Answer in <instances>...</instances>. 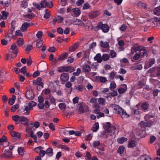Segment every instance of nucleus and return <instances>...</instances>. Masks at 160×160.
<instances>
[{"label":"nucleus","mask_w":160,"mask_h":160,"mask_svg":"<svg viewBox=\"0 0 160 160\" xmlns=\"http://www.w3.org/2000/svg\"><path fill=\"white\" fill-rule=\"evenodd\" d=\"M103 128L104 130L101 132L99 135V137L102 138H105L109 136L112 135L114 134L116 129V126H111V123L109 122L104 123Z\"/></svg>","instance_id":"obj_1"},{"label":"nucleus","mask_w":160,"mask_h":160,"mask_svg":"<svg viewBox=\"0 0 160 160\" xmlns=\"http://www.w3.org/2000/svg\"><path fill=\"white\" fill-rule=\"evenodd\" d=\"M114 112L116 113H118L123 118H127L129 116L126 111L122 108L119 105H114L112 106Z\"/></svg>","instance_id":"obj_2"},{"label":"nucleus","mask_w":160,"mask_h":160,"mask_svg":"<svg viewBox=\"0 0 160 160\" xmlns=\"http://www.w3.org/2000/svg\"><path fill=\"white\" fill-rule=\"evenodd\" d=\"M12 118L16 124H18L21 122H24L26 124L28 122V119L23 116H20L18 115H15L12 116Z\"/></svg>","instance_id":"obj_3"},{"label":"nucleus","mask_w":160,"mask_h":160,"mask_svg":"<svg viewBox=\"0 0 160 160\" xmlns=\"http://www.w3.org/2000/svg\"><path fill=\"white\" fill-rule=\"evenodd\" d=\"M98 27L104 32H108L109 30V28L108 25L106 24H103L101 22L98 23Z\"/></svg>","instance_id":"obj_4"},{"label":"nucleus","mask_w":160,"mask_h":160,"mask_svg":"<svg viewBox=\"0 0 160 160\" xmlns=\"http://www.w3.org/2000/svg\"><path fill=\"white\" fill-rule=\"evenodd\" d=\"M73 68L69 66L61 67L58 68L57 71L59 72H72L74 71Z\"/></svg>","instance_id":"obj_5"},{"label":"nucleus","mask_w":160,"mask_h":160,"mask_svg":"<svg viewBox=\"0 0 160 160\" xmlns=\"http://www.w3.org/2000/svg\"><path fill=\"white\" fill-rule=\"evenodd\" d=\"M26 97L28 100H31L34 98V95L32 90L28 91L26 93Z\"/></svg>","instance_id":"obj_6"},{"label":"nucleus","mask_w":160,"mask_h":160,"mask_svg":"<svg viewBox=\"0 0 160 160\" xmlns=\"http://www.w3.org/2000/svg\"><path fill=\"white\" fill-rule=\"evenodd\" d=\"M153 123V122L151 121H149L147 122L141 121L140 123V126L142 127H150Z\"/></svg>","instance_id":"obj_7"},{"label":"nucleus","mask_w":160,"mask_h":160,"mask_svg":"<svg viewBox=\"0 0 160 160\" xmlns=\"http://www.w3.org/2000/svg\"><path fill=\"white\" fill-rule=\"evenodd\" d=\"M127 89V86L125 84H123L121 85L118 89V91L119 94L124 93Z\"/></svg>","instance_id":"obj_8"},{"label":"nucleus","mask_w":160,"mask_h":160,"mask_svg":"<svg viewBox=\"0 0 160 160\" xmlns=\"http://www.w3.org/2000/svg\"><path fill=\"white\" fill-rule=\"evenodd\" d=\"M18 48L17 45L15 44L12 45L10 48L9 52L14 54H17L18 52Z\"/></svg>","instance_id":"obj_9"},{"label":"nucleus","mask_w":160,"mask_h":160,"mask_svg":"<svg viewBox=\"0 0 160 160\" xmlns=\"http://www.w3.org/2000/svg\"><path fill=\"white\" fill-rule=\"evenodd\" d=\"M30 26V23L27 22H24L20 28V30L22 32H26L28 28Z\"/></svg>","instance_id":"obj_10"},{"label":"nucleus","mask_w":160,"mask_h":160,"mask_svg":"<svg viewBox=\"0 0 160 160\" xmlns=\"http://www.w3.org/2000/svg\"><path fill=\"white\" fill-rule=\"evenodd\" d=\"M100 13L98 11H95L91 12L89 15L90 18H97L99 15Z\"/></svg>","instance_id":"obj_11"},{"label":"nucleus","mask_w":160,"mask_h":160,"mask_svg":"<svg viewBox=\"0 0 160 160\" xmlns=\"http://www.w3.org/2000/svg\"><path fill=\"white\" fill-rule=\"evenodd\" d=\"M79 46V44L78 42L75 43L70 47L69 51L71 52L74 51L78 48Z\"/></svg>","instance_id":"obj_12"},{"label":"nucleus","mask_w":160,"mask_h":160,"mask_svg":"<svg viewBox=\"0 0 160 160\" xmlns=\"http://www.w3.org/2000/svg\"><path fill=\"white\" fill-rule=\"evenodd\" d=\"M155 60L154 59H152L150 60L149 63L148 62L145 63L144 66V68L145 69H147L148 68L152 66L155 62Z\"/></svg>","instance_id":"obj_13"},{"label":"nucleus","mask_w":160,"mask_h":160,"mask_svg":"<svg viewBox=\"0 0 160 160\" xmlns=\"http://www.w3.org/2000/svg\"><path fill=\"white\" fill-rule=\"evenodd\" d=\"M42 81V78L40 77H38L37 78L36 80H34L33 81V83L34 85H38L41 86H43V84Z\"/></svg>","instance_id":"obj_14"},{"label":"nucleus","mask_w":160,"mask_h":160,"mask_svg":"<svg viewBox=\"0 0 160 160\" xmlns=\"http://www.w3.org/2000/svg\"><path fill=\"white\" fill-rule=\"evenodd\" d=\"M94 59L98 63H101L102 61V58L101 57V54L99 53L97 54L94 57Z\"/></svg>","instance_id":"obj_15"},{"label":"nucleus","mask_w":160,"mask_h":160,"mask_svg":"<svg viewBox=\"0 0 160 160\" xmlns=\"http://www.w3.org/2000/svg\"><path fill=\"white\" fill-rule=\"evenodd\" d=\"M72 23L73 24L81 26H84V23L82 22V21L77 19H75L73 21Z\"/></svg>","instance_id":"obj_16"},{"label":"nucleus","mask_w":160,"mask_h":160,"mask_svg":"<svg viewBox=\"0 0 160 160\" xmlns=\"http://www.w3.org/2000/svg\"><path fill=\"white\" fill-rule=\"evenodd\" d=\"M10 133L12 137H16L19 138L21 137L20 133L18 132H16L13 130L10 131Z\"/></svg>","instance_id":"obj_17"},{"label":"nucleus","mask_w":160,"mask_h":160,"mask_svg":"<svg viewBox=\"0 0 160 160\" xmlns=\"http://www.w3.org/2000/svg\"><path fill=\"white\" fill-rule=\"evenodd\" d=\"M60 78L62 81H66L69 78L68 75L67 73H62L61 75Z\"/></svg>","instance_id":"obj_18"},{"label":"nucleus","mask_w":160,"mask_h":160,"mask_svg":"<svg viewBox=\"0 0 160 160\" xmlns=\"http://www.w3.org/2000/svg\"><path fill=\"white\" fill-rule=\"evenodd\" d=\"M137 145V142L135 140H132L130 141L129 142L128 147L132 148L135 147Z\"/></svg>","instance_id":"obj_19"},{"label":"nucleus","mask_w":160,"mask_h":160,"mask_svg":"<svg viewBox=\"0 0 160 160\" xmlns=\"http://www.w3.org/2000/svg\"><path fill=\"white\" fill-rule=\"evenodd\" d=\"M93 108L94 109V113L96 114H99L100 110L99 109V106L98 103H96L94 104L93 106Z\"/></svg>","instance_id":"obj_20"},{"label":"nucleus","mask_w":160,"mask_h":160,"mask_svg":"<svg viewBox=\"0 0 160 160\" xmlns=\"http://www.w3.org/2000/svg\"><path fill=\"white\" fill-rule=\"evenodd\" d=\"M2 14V16L0 15V18L1 19L3 20L6 19L7 18V17L8 15V12H6L4 11H2L1 12Z\"/></svg>","instance_id":"obj_21"},{"label":"nucleus","mask_w":160,"mask_h":160,"mask_svg":"<svg viewBox=\"0 0 160 160\" xmlns=\"http://www.w3.org/2000/svg\"><path fill=\"white\" fill-rule=\"evenodd\" d=\"M12 156V152L10 151L5 150L3 153V157L9 158Z\"/></svg>","instance_id":"obj_22"},{"label":"nucleus","mask_w":160,"mask_h":160,"mask_svg":"<svg viewBox=\"0 0 160 160\" xmlns=\"http://www.w3.org/2000/svg\"><path fill=\"white\" fill-rule=\"evenodd\" d=\"M83 69L85 72H88L91 70L90 66L87 64H84L83 66Z\"/></svg>","instance_id":"obj_23"},{"label":"nucleus","mask_w":160,"mask_h":160,"mask_svg":"<svg viewBox=\"0 0 160 160\" xmlns=\"http://www.w3.org/2000/svg\"><path fill=\"white\" fill-rule=\"evenodd\" d=\"M31 108H30V107H29L27 106H25L24 107V109L23 111V114L24 115H28L29 113L30 110L31 109Z\"/></svg>","instance_id":"obj_24"},{"label":"nucleus","mask_w":160,"mask_h":160,"mask_svg":"<svg viewBox=\"0 0 160 160\" xmlns=\"http://www.w3.org/2000/svg\"><path fill=\"white\" fill-rule=\"evenodd\" d=\"M73 12L76 17H78L81 13V11L78 8H76L73 9Z\"/></svg>","instance_id":"obj_25"},{"label":"nucleus","mask_w":160,"mask_h":160,"mask_svg":"<svg viewBox=\"0 0 160 160\" xmlns=\"http://www.w3.org/2000/svg\"><path fill=\"white\" fill-rule=\"evenodd\" d=\"M16 98V97L14 95H13L11 98L9 100L8 103L11 105H12L15 102V100Z\"/></svg>","instance_id":"obj_26"},{"label":"nucleus","mask_w":160,"mask_h":160,"mask_svg":"<svg viewBox=\"0 0 160 160\" xmlns=\"http://www.w3.org/2000/svg\"><path fill=\"white\" fill-rule=\"evenodd\" d=\"M45 12V13L44 15V18L46 19L49 18L50 16V11L48 9H46Z\"/></svg>","instance_id":"obj_27"},{"label":"nucleus","mask_w":160,"mask_h":160,"mask_svg":"<svg viewBox=\"0 0 160 160\" xmlns=\"http://www.w3.org/2000/svg\"><path fill=\"white\" fill-rule=\"evenodd\" d=\"M139 48L138 46L136 45H133L132 48L131 49V52L132 54H133L139 50Z\"/></svg>","instance_id":"obj_28"},{"label":"nucleus","mask_w":160,"mask_h":160,"mask_svg":"<svg viewBox=\"0 0 160 160\" xmlns=\"http://www.w3.org/2000/svg\"><path fill=\"white\" fill-rule=\"evenodd\" d=\"M139 159L140 160H151V158L146 155L141 156L139 158Z\"/></svg>","instance_id":"obj_29"},{"label":"nucleus","mask_w":160,"mask_h":160,"mask_svg":"<svg viewBox=\"0 0 160 160\" xmlns=\"http://www.w3.org/2000/svg\"><path fill=\"white\" fill-rule=\"evenodd\" d=\"M46 154L49 157H51L53 154L52 149L51 148H48L46 151Z\"/></svg>","instance_id":"obj_30"},{"label":"nucleus","mask_w":160,"mask_h":160,"mask_svg":"<svg viewBox=\"0 0 160 160\" xmlns=\"http://www.w3.org/2000/svg\"><path fill=\"white\" fill-rule=\"evenodd\" d=\"M128 139L124 137H121L118 139L117 141L118 143L122 144L124 142L127 141Z\"/></svg>","instance_id":"obj_31"},{"label":"nucleus","mask_w":160,"mask_h":160,"mask_svg":"<svg viewBox=\"0 0 160 160\" xmlns=\"http://www.w3.org/2000/svg\"><path fill=\"white\" fill-rule=\"evenodd\" d=\"M99 124L98 122H96L93 125L92 128V130L93 132L97 131L99 129Z\"/></svg>","instance_id":"obj_32"},{"label":"nucleus","mask_w":160,"mask_h":160,"mask_svg":"<svg viewBox=\"0 0 160 160\" xmlns=\"http://www.w3.org/2000/svg\"><path fill=\"white\" fill-rule=\"evenodd\" d=\"M36 46L37 48H40L42 45V41L41 39H38L36 40Z\"/></svg>","instance_id":"obj_33"},{"label":"nucleus","mask_w":160,"mask_h":160,"mask_svg":"<svg viewBox=\"0 0 160 160\" xmlns=\"http://www.w3.org/2000/svg\"><path fill=\"white\" fill-rule=\"evenodd\" d=\"M24 40L22 38H19L17 41L18 46H22L23 44Z\"/></svg>","instance_id":"obj_34"},{"label":"nucleus","mask_w":160,"mask_h":160,"mask_svg":"<svg viewBox=\"0 0 160 160\" xmlns=\"http://www.w3.org/2000/svg\"><path fill=\"white\" fill-rule=\"evenodd\" d=\"M58 107L61 110L64 111L66 109V105L64 103H61L59 104Z\"/></svg>","instance_id":"obj_35"},{"label":"nucleus","mask_w":160,"mask_h":160,"mask_svg":"<svg viewBox=\"0 0 160 160\" xmlns=\"http://www.w3.org/2000/svg\"><path fill=\"white\" fill-rule=\"evenodd\" d=\"M47 2L45 0H42L40 3L41 8H45L47 7Z\"/></svg>","instance_id":"obj_36"},{"label":"nucleus","mask_w":160,"mask_h":160,"mask_svg":"<svg viewBox=\"0 0 160 160\" xmlns=\"http://www.w3.org/2000/svg\"><path fill=\"white\" fill-rule=\"evenodd\" d=\"M28 2L27 1H23L21 2V6L22 8H25L28 7Z\"/></svg>","instance_id":"obj_37"},{"label":"nucleus","mask_w":160,"mask_h":160,"mask_svg":"<svg viewBox=\"0 0 160 160\" xmlns=\"http://www.w3.org/2000/svg\"><path fill=\"white\" fill-rule=\"evenodd\" d=\"M148 106L149 105L148 103L146 102H144L142 105V108L143 110H145L148 109Z\"/></svg>","instance_id":"obj_38"},{"label":"nucleus","mask_w":160,"mask_h":160,"mask_svg":"<svg viewBox=\"0 0 160 160\" xmlns=\"http://www.w3.org/2000/svg\"><path fill=\"white\" fill-rule=\"evenodd\" d=\"M137 5L140 8L145 7V4L140 1H137L136 2Z\"/></svg>","instance_id":"obj_39"},{"label":"nucleus","mask_w":160,"mask_h":160,"mask_svg":"<svg viewBox=\"0 0 160 160\" xmlns=\"http://www.w3.org/2000/svg\"><path fill=\"white\" fill-rule=\"evenodd\" d=\"M153 23L155 25H158L160 24V19L158 18H155L153 20Z\"/></svg>","instance_id":"obj_40"},{"label":"nucleus","mask_w":160,"mask_h":160,"mask_svg":"<svg viewBox=\"0 0 160 160\" xmlns=\"http://www.w3.org/2000/svg\"><path fill=\"white\" fill-rule=\"evenodd\" d=\"M116 87V84L114 82L111 83L109 88L111 90L113 91Z\"/></svg>","instance_id":"obj_41"},{"label":"nucleus","mask_w":160,"mask_h":160,"mask_svg":"<svg viewBox=\"0 0 160 160\" xmlns=\"http://www.w3.org/2000/svg\"><path fill=\"white\" fill-rule=\"evenodd\" d=\"M43 35V32L41 31H38L36 34L37 37L39 39H41Z\"/></svg>","instance_id":"obj_42"},{"label":"nucleus","mask_w":160,"mask_h":160,"mask_svg":"<svg viewBox=\"0 0 160 160\" xmlns=\"http://www.w3.org/2000/svg\"><path fill=\"white\" fill-rule=\"evenodd\" d=\"M101 46L103 48H107L108 46V43L107 42H103L102 41H101L100 42Z\"/></svg>","instance_id":"obj_43"},{"label":"nucleus","mask_w":160,"mask_h":160,"mask_svg":"<svg viewBox=\"0 0 160 160\" xmlns=\"http://www.w3.org/2000/svg\"><path fill=\"white\" fill-rule=\"evenodd\" d=\"M18 151L19 154L20 155H22L23 154L24 149L22 147H19Z\"/></svg>","instance_id":"obj_44"},{"label":"nucleus","mask_w":160,"mask_h":160,"mask_svg":"<svg viewBox=\"0 0 160 160\" xmlns=\"http://www.w3.org/2000/svg\"><path fill=\"white\" fill-rule=\"evenodd\" d=\"M140 56H145L147 54V51L146 50L144 49H142L140 50Z\"/></svg>","instance_id":"obj_45"},{"label":"nucleus","mask_w":160,"mask_h":160,"mask_svg":"<svg viewBox=\"0 0 160 160\" xmlns=\"http://www.w3.org/2000/svg\"><path fill=\"white\" fill-rule=\"evenodd\" d=\"M79 110L80 113H83L84 112L83 103L79 105Z\"/></svg>","instance_id":"obj_46"},{"label":"nucleus","mask_w":160,"mask_h":160,"mask_svg":"<svg viewBox=\"0 0 160 160\" xmlns=\"http://www.w3.org/2000/svg\"><path fill=\"white\" fill-rule=\"evenodd\" d=\"M125 150L124 148L122 146H120L119 147L118 152L120 154H122L123 152Z\"/></svg>","instance_id":"obj_47"},{"label":"nucleus","mask_w":160,"mask_h":160,"mask_svg":"<svg viewBox=\"0 0 160 160\" xmlns=\"http://www.w3.org/2000/svg\"><path fill=\"white\" fill-rule=\"evenodd\" d=\"M35 16L34 14H28L24 16V17L26 19L28 18L30 19H32Z\"/></svg>","instance_id":"obj_48"},{"label":"nucleus","mask_w":160,"mask_h":160,"mask_svg":"<svg viewBox=\"0 0 160 160\" xmlns=\"http://www.w3.org/2000/svg\"><path fill=\"white\" fill-rule=\"evenodd\" d=\"M43 149V147L41 146H39L36 147L34 149V150L35 152L37 153H40V151H41V150Z\"/></svg>","instance_id":"obj_49"},{"label":"nucleus","mask_w":160,"mask_h":160,"mask_svg":"<svg viewBox=\"0 0 160 160\" xmlns=\"http://www.w3.org/2000/svg\"><path fill=\"white\" fill-rule=\"evenodd\" d=\"M109 58V56L107 54H104L102 57V59H103L104 61H107Z\"/></svg>","instance_id":"obj_50"},{"label":"nucleus","mask_w":160,"mask_h":160,"mask_svg":"<svg viewBox=\"0 0 160 160\" xmlns=\"http://www.w3.org/2000/svg\"><path fill=\"white\" fill-rule=\"evenodd\" d=\"M20 30H17L15 32V35L17 36H23V34L22 32Z\"/></svg>","instance_id":"obj_51"},{"label":"nucleus","mask_w":160,"mask_h":160,"mask_svg":"<svg viewBox=\"0 0 160 160\" xmlns=\"http://www.w3.org/2000/svg\"><path fill=\"white\" fill-rule=\"evenodd\" d=\"M110 55L112 58H114L116 56V53L113 50L110 51Z\"/></svg>","instance_id":"obj_52"},{"label":"nucleus","mask_w":160,"mask_h":160,"mask_svg":"<svg viewBox=\"0 0 160 160\" xmlns=\"http://www.w3.org/2000/svg\"><path fill=\"white\" fill-rule=\"evenodd\" d=\"M140 57V54L137 53H136L133 56L132 58L135 60H137Z\"/></svg>","instance_id":"obj_53"},{"label":"nucleus","mask_w":160,"mask_h":160,"mask_svg":"<svg viewBox=\"0 0 160 160\" xmlns=\"http://www.w3.org/2000/svg\"><path fill=\"white\" fill-rule=\"evenodd\" d=\"M100 144V142L99 141H95L93 143V146L95 148L99 146Z\"/></svg>","instance_id":"obj_54"},{"label":"nucleus","mask_w":160,"mask_h":160,"mask_svg":"<svg viewBox=\"0 0 160 160\" xmlns=\"http://www.w3.org/2000/svg\"><path fill=\"white\" fill-rule=\"evenodd\" d=\"M18 106L17 104H15L11 108V111L12 112H14L18 108Z\"/></svg>","instance_id":"obj_55"},{"label":"nucleus","mask_w":160,"mask_h":160,"mask_svg":"<svg viewBox=\"0 0 160 160\" xmlns=\"http://www.w3.org/2000/svg\"><path fill=\"white\" fill-rule=\"evenodd\" d=\"M30 136L33 139H36L37 138V136L34 134L32 130H31L30 131Z\"/></svg>","instance_id":"obj_56"},{"label":"nucleus","mask_w":160,"mask_h":160,"mask_svg":"<svg viewBox=\"0 0 160 160\" xmlns=\"http://www.w3.org/2000/svg\"><path fill=\"white\" fill-rule=\"evenodd\" d=\"M127 28V26L124 24H122L121 27H120L119 29L120 31L124 32L126 31Z\"/></svg>","instance_id":"obj_57"},{"label":"nucleus","mask_w":160,"mask_h":160,"mask_svg":"<svg viewBox=\"0 0 160 160\" xmlns=\"http://www.w3.org/2000/svg\"><path fill=\"white\" fill-rule=\"evenodd\" d=\"M81 73V69L79 68H78L77 69L76 72L73 73L74 75L78 76Z\"/></svg>","instance_id":"obj_58"},{"label":"nucleus","mask_w":160,"mask_h":160,"mask_svg":"<svg viewBox=\"0 0 160 160\" xmlns=\"http://www.w3.org/2000/svg\"><path fill=\"white\" fill-rule=\"evenodd\" d=\"M99 80L101 82H105L107 80L106 78L104 77H99Z\"/></svg>","instance_id":"obj_59"},{"label":"nucleus","mask_w":160,"mask_h":160,"mask_svg":"<svg viewBox=\"0 0 160 160\" xmlns=\"http://www.w3.org/2000/svg\"><path fill=\"white\" fill-rule=\"evenodd\" d=\"M37 104V103L34 101H32L28 103V106L30 107V108H32V107L36 106Z\"/></svg>","instance_id":"obj_60"},{"label":"nucleus","mask_w":160,"mask_h":160,"mask_svg":"<svg viewBox=\"0 0 160 160\" xmlns=\"http://www.w3.org/2000/svg\"><path fill=\"white\" fill-rule=\"evenodd\" d=\"M32 4L33 6L39 10H40L41 8L40 4H39L38 3L35 2H33Z\"/></svg>","instance_id":"obj_61"},{"label":"nucleus","mask_w":160,"mask_h":160,"mask_svg":"<svg viewBox=\"0 0 160 160\" xmlns=\"http://www.w3.org/2000/svg\"><path fill=\"white\" fill-rule=\"evenodd\" d=\"M154 13L155 14H157L160 12V8L159 7L156 8L153 10Z\"/></svg>","instance_id":"obj_62"},{"label":"nucleus","mask_w":160,"mask_h":160,"mask_svg":"<svg viewBox=\"0 0 160 160\" xmlns=\"http://www.w3.org/2000/svg\"><path fill=\"white\" fill-rule=\"evenodd\" d=\"M1 44L3 46L6 45L8 44V41L4 39H2L1 41Z\"/></svg>","instance_id":"obj_63"},{"label":"nucleus","mask_w":160,"mask_h":160,"mask_svg":"<svg viewBox=\"0 0 160 160\" xmlns=\"http://www.w3.org/2000/svg\"><path fill=\"white\" fill-rule=\"evenodd\" d=\"M115 76V72L114 71L110 73L109 76V78L110 79H113Z\"/></svg>","instance_id":"obj_64"}]
</instances>
